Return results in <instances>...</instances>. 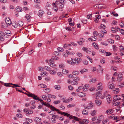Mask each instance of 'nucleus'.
Here are the masks:
<instances>
[{"mask_svg":"<svg viewBox=\"0 0 124 124\" xmlns=\"http://www.w3.org/2000/svg\"><path fill=\"white\" fill-rule=\"evenodd\" d=\"M71 84L72 85H76L78 84V82L73 80V81H71Z\"/></svg>","mask_w":124,"mask_h":124,"instance_id":"nucleus-29","label":"nucleus"},{"mask_svg":"<svg viewBox=\"0 0 124 124\" xmlns=\"http://www.w3.org/2000/svg\"><path fill=\"white\" fill-rule=\"evenodd\" d=\"M49 71L50 74H51L54 75L55 74V72L54 70H50Z\"/></svg>","mask_w":124,"mask_h":124,"instance_id":"nucleus-39","label":"nucleus"},{"mask_svg":"<svg viewBox=\"0 0 124 124\" xmlns=\"http://www.w3.org/2000/svg\"><path fill=\"white\" fill-rule=\"evenodd\" d=\"M83 63L84 64L87 65L88 63V62L86 60H84L83 62Z\"/></svg>","mask_w":124,"mask_h":124,"instance_id":"nucleus-59","label":"nucleus"},{"mask_svg":"<svg viewBox=\"0 0 124 124\" xmlns=\"http://www.w3.org/2000/svg\"><path fill=\"white\" fill-rule=\"evenodd\" d=\"M12 25L15 28H16L17 27L18 25L17 23H12Z\"/></svg>","mask_w":124,"mask_h":124,"instance_id":"nucleus-46","label":"nucleus"},{"mask_svg":"<svg viewBox=\"0 0 124 124\" xmlns=\"http://www.w3.org/2000/svg\"><path fill=\"white\" fill-rule=\"evenodd\" d=\"M31 97L33 98V99L35 100H38V98L39 97H38L37 96L35 95L34 94L31 93L30 96Z\"/></svg>","mask_w":124,"mask_h":124,"instance_id":"nucleus-20","label":"nucleus"},{"mask_svg":"<svg viewBox=\"0 0 124 124\" xmlns=\"http://www.w3.org/2000/svg\"><path fill=\"white\" fill-rule=\"evenodd\" d=\"M54 110L56 111H57V113L59 114H61L62 115L67 116L68 117H69L70 119L74 118L75 119H77V117L72 116H71L68 113L62 112L60 111L58 109H56V108H55Z\"/></svg>","mask_w":124,"mask_h":124,"instance_id":"nucleus-1","label":"nucleus"},{"mask_svg":"<svg viewBox=\"0 0 124 124\" xmlns=\"http://www.w3.org/2000/svg\"><path fill=\"white\" fill-rule=\"evenodd\" d=\"M82 113L84 115H87L88 114V111L86 109H84L82 111Z\"/></svg>","mask_w":124,"mask_h":124,"instance_id":"nucleus-25","label":"nucleus"},{"mask_svg":"<svg viewBox=\"0 0 124 124\" xmlns=\"http://www.w3.org/2000/svg\"><path fill=\"white\" fill-rule=\"evenodd\" d=\"M34 2L36 3H40L41 1L40 0H34Z\"/></svg>","mask_w":124,"mask_h":124,"instance_id":"nucleus-63","label":"nucleus"},{"mask_svg":"<svg viewBox=\"0 0 124 124\" xmlns=\"http://www.w3.org/2000/svg\"><path fill=\"white\" fill-rule=\"evenodd\" d=\"M51 122L52 123H55L56 122V120L54 118L52 119V120H51Z\"/></svg>","mask_w":124,"mask_h":124,"instance_id":"nucleus-62","label":"nucleus"},{"mask_svg":"<svg viewBox=\"0 0 124 124\" xmlns=\"http://www.w3.org/2000/svg\"><path fill=\"white\" fill-rule=\"evenodd\" d=\"M52 4L53 6V9L55 11H57L58 10L57 6L55 5V3H53Z\"/></svg>","mask_w":124,"mask_h":124,"instance_id":"nucleus-22","label":"nucleus"},{"mask_svg":"<svg viewBox=\"0 0 124 124\" xmlns=\"http://www.w3.org/2000/svg\"><path fill=\"white\" fill-rule=\"evenodd\" d=\"M119 47H122V48H120V52H122L123 53H124V47H123V46H122L120 45L119 46Z\"/></svg>","mask_w":124,"mask_h":124,"instance_id":"nucleus-38","label":"nucleus"},{"mask_svg":"<svg viewBox=\"0 0 124 124\" xmlns=\"http://www.w3.org/2000/svg\"><path fill=\"white\" fill-rule=\"evenodd\" d=\"M73 60L72 59L71 60H68L67 61V62L68 63L72 65V62H73Z\"/></svg>","mask_w":124,"mask_h":124,"instance_id":"nucleus-48","label":"nucleus"},{"mask_svg":"<svg viewBox=\"0 0 124 124\" xmlns=\"http://www.w3.org/2000/svg\"><path fill=\"white\" fill-rule=\"evenodd\" d=\"M83 122L86 124H87L88 123V121L87 119H84L83 120Z\"/></svg>","mask_w":124,"mask_h":124,"instance_id":"nucleus-64","label":"nucleus"},{"mask_svg":"<svg viewBox=\"0 0 124 124\" xmlns=\"http://www.w3.org/2000/svg\"><path fill=\"white\" fill-rule=\"evenodd\" d=\"M64 0H63V1L62 2V3L61 2H60L59 3V8H60L62 9V8L64 7V5H63V4L64 3Z\"/></svg>","mask_w":124,"mask_h":124,"instance_id":"nucleus-26","label":"nucleus"},{"mask_svg":"<svg viewBox=\"0 0 124 124\" xmlns=\"http://www.w3.org/2000/svg\"><path fill=\"white\" fill-rule=\"evenodd\" d=\"M59 118V116L57 115H53L52 116V117L51 118V120L54 118L58 119Z\"/></svg>","mask_w":124,"mask_h":124,"instance_id":"nucleus-35","label":"nucleus"},{"mask_svg":"<svg viewBox=\"0 0 124 124\" xmlns=\"http://www.w3.org/2000/svg\"><path fill=\"white\" fill-rule=\"evenodd\" d=\"M50 91V89L49 88H47L45 89L44 92L45 93H48Z\"/></svg>","mask_w":124,"mask_h":124,"instance_id":"nucleus-54","label":"nucleus"},{"mask_svg":"<svg viewBox=\"0 0 124 124\" xmlns=\"http://www.w3.org/2000/svg\"><path fill=\"white\" fill-rule=\"evenodd\" d=\"M114 99L115 101L120 100H121V98L119 97L118 96H115L114 97Z\"/></svg>","mask_w":124,"mask_h":124,"instance_id":"nucleus-30","label":"nucleus"},{"mask_svg":"<svg viewBox=\"0 0 124 124\" xmlns=\"http://www.w3.org/2000/svg\"><path fill=\"white\" fill-rule=\"evenodd\" d=\"M16 11L18 12L23 11V10H22L21 8L19 6H17L16 7Z\"/></svg>","mask_w":124,"mask_h":124,"instance_id":"nucleus-24","label":"nucleus"},{"mask_svg":"<svg viewBox=\"0 0 124 124\" xmlns=\"http://www.w3.org/2000/svg\"><path fill=\"white\" fill-rule=\"evenodd\" d=\"M96 104L97 106H100L101 104V101L99 100H96L95 101Z\"/></svg>","mask_w":124,"mask_h":124,"instance_id":"nucleus-19","label":"nucleus"},{"mask_svg":"<svg viewBox=\"0 0 124 124\" xmlns=\"http://www.w3.org/2000/svg\"><path fill=\"white\" fill-rule=\"evenodd\" d=\"M102 84L101 82L99 83L97 85V88L100 87L101 86H102Z\"/></svg>","mask_w":124,"mask_h":124,"instance_id":"nucleus-55","label":"nucleus"},{"mask_svg":"<svg viewBox=\"0 0 124 124\" xmlns=\"http://www.w3.org/2000/svg\"><path fill=\"white\" fill-rule=\"evenodd\" d=\"M4 32L5 38H7L8 36H10L11 35V32L9 30L5 31Z\"/></svg>","mask_w":124,"mask_h":124,"instance_id":"nucleus-8","label":"nucleus"},{"mask_svg":"<svg viewBox=\"0 0 124 124\" xmlns=\"http://www.w3.org/2000/svg\"><path fill=\"white\" fill-rule=\"evenodd\" d=\"M19 25L20 26H22L23 24V22L22 21H20L18 23Z\"/></svg>","mask_w":124,"mask_h":124,"instance_id":"nucleus-49","label":"nucleus"},{"mask_svg":"<svg viewBox=\"0 0 124 124\" xmlns=\"http://www.w3.org/2000/svg\"><path fill=\"white\" fill-rule=\"evenodd\" d=\"M103 116L101 115L100 117H98L97 119V121L96 122L97 123H100L101 121L103 119Z\"/></svg>","mask_w":124,"mask_h":124,"instance_id":"nucleus-13","label":"nucleus"},{"mask_svg":"<svg viewBox=\"0 0 124 124\" xmlns=\"http://www.w3.org/2000/svg\"><path fill=\"white\" fill-rule=\"evenodd\" d=\"M25 18L27 19L28 21H30L31 20V17L28 14H27L25 16Z\"/></svg>","mask_w":124,"mask_h":124,"instance_id":"nucleus-31","label":"nucleus"},{"mask_svg":"<svg viewBox=\"0 0 124 124\" xmlns=\"http://www.w3.org/2000/svg\"><path fill=\"white\" fill-rule=\"evenodd\" d=\"M100 27L103 29H105L106 28V26L104 24H101L100 25Z\"/></svg>","mask_w":124,"mask_h":124,"instance_id":"nucleus-50","label":"nucleus"},{"mask_svg":"<svg viewBox=\"0 0 124 124\" xmlns=\"http://www.w3.org/2000/svg\"><path fill=\"white\" fill-rule=\"evenodd\" d=\"M73 79L74 80H76V81L78 82L80 80V78L78 77H76L74 78V79L73 78Z\"/></svg>","mask_w":124,"mask_h":124,"instance_id":"nucleus-42","label":"nucleus"},{"mask_svg":"<svg viewBox=\"0 0 124 124\" xmlns=\"http://www.w3.org/2000/svg\"><path fill=\"white\" fill-rule=\"evenodd\" d=\"M44 13V11L42 10H40L39 11L38 15L40 17H42Z\"/></svg>","mask_w":124,"mask_h":124,"instance_id":"nucleus-17","label":"nucleus"},{"mask_svg":"<svg viewBox=\"0 0 124 124\" xmlns=\"http://www.w3.org/2000/svg\"><path fill=\"white\" fill-rule=\"evenodd\" d=\"M11 83H5L4 84V85L8 87H11V86L9 85H11Z\"/></svg>","mask_w":124,"mask_h":124,"instance_id":"nucleus-60","label":"nucleus"},{"mask_svg":"<svg viewBox=\"0 0 124 124\" xmlns=\"http://www.w3.org/2000/svg\"><path fill=\"white\" fill-rule=\"evenodd\" d=\"M40 86L41 87L43 88H45L46 87V85L43 84H40Z\"/></svg>","mask_w":124,"mask_h":124,"instance_id":"nucleus-52","label":"nucleus"},{"mask_svg":"<svg viewBox=\"0 0 124 124\" xmlns=\"http://www.w3.org/2000/svg\"><path fill=\"white\" fill-rule=\"evenodd\" d=\"M78 95L79 97H84L86 95L85 93L82 92L79 93Z\"/></svg>","mask_w":124,"mask_h":124,"instance_id":"nucleus-16","label":"nucleus"},{"mask_svg":"<svg viewBox=\"0 0 124 124\" xmlns=\"http://www.w3.org/2000/svg\"><path fill=\"white\" fill-rule=\"evenodd\" d=\"M106 98L108 102V103H110L111 100V96L110 95H107L106 97Z\"/></svg>","mask_w":124,"mask_h":124,"instance_id":"nucleus-18","label":"nucleus"},{"mask_svg":"<svg viewBox=\"0 0 124 124\" xmlns=\"http://www.w3.org/2000/svg\"><path fill=\"white\" fill-rule=\"evenodd\" d=\"M119 29V28L118 27H115V28L113 27H112L111 28V31L114 33H115L117 31H118Z\"/></svg>","mask_w":124,"mask_h":124,"instance_id":"nucleus-12","label":"nucleus"},{"mask_svg":"<svg viewBox=\"0 0 124 124\" xmlns=\"http://www.w3.org/2000/svg\"><path fill=\"white\" fill-rule=\"evenodd\" d=\"M96 110H93L91 111L90 114L92 116H94L96 114Z\"/></svg>","mask_w":124,"mask_h":124,"instance_id":"nucleus-23","label":"nucleus"},{"mask_svg":"<svg viewBox=\"0 0 124 124\" xmlns=\"http://www.w3.org/2000/svg\"><path fill=\"white\" fill-rule=\"evenodd\" d=\"M98 33L96 31H94L93 32V34L95 37L98 36Z\"/></svg>","mask_w":124,"mask_h":124,"instance_id":"nucleus-44","label":"nucleus"},{"mask_svg":"<svg viewBox=\"0 0 124 124\" xmlns=\"http://www.w3.org/2000/svg\"><path fill=\"white\" fill-rule=\"evenodd\" d=\"M17 117L19 118H21L22 117V115L20 114H18L16 115Z\"/></svg>","mask_w":124,"mask_h":124,"instance_id":"nucleus-56","label":"nucleus"},{"mask_svg":"<svg viewBox=\"0 0 124 124\" xmlns=\"http://www.w3.org/2000/svg\"><path fill=\"white\" fill-rule=\"evenodd\" d=\"M73 62H72V65H74L75 64H78L79 63V62L78 61L77 58H75L74 59H72Z\"/></svg>","mask_w":124,"mask_h":124,"instance_id":"nucleus-7","label":"nucleus"},{"mask_svg":"<svg viewBox=\"0 0 124 124\" xmlns=\"http://www.w3.org/2000/svg\"><path fill=\"white\" fill-rule=\"evenodd\" d=\"M49 64L51 67L53 68H55L56 67V65L53 63L51 62L49 63Z\"/></svg>","mask_w":124,"mask_h":124,"instance_id":"nucleus-27","label":"nucleus"},{"mask_svg":"<svg viewBox=\"0 0 124 124\" xmlns=\"http://www.w3.org/2000/svg\"><path fill=\"white\" fill-rule=\"evenodd\" d=\"M4 37H5V35L4 32L0 31V40L1 41H3Z\"/></svg>","mask_w":124,"mask_h":124,"instance_id":"nucleus-5","label":"nucleus"},{"mask_svg":"<svg viewBox=\"0 0 124 124\" xmlns=\"http://www.w3.org/2000/svg\"><path fill=\"white\" fill-rule=\"evenodd\" d=\"M88 71L86 69H83L82 70H81L80 72L81 73H83L87 71Z\"/></svg>","mask_w":124,"mask_h":124,"instance_id":"nucleus-36","label":"nucleus"},{"mask_svg":"<svg viewBox=\"0 0 124 124\" xmlns=\"http://www.w3.org/2000/svg\"><path fill=\"white\" fill-rule=\"evenodd\" d=\"M77 55L78 56L80 57H82L83 56L82 54L81 53H77Z\"/></svg>","mask_w":124,"mask_h":124,"instance_id":"nucleus-53","label":"nucleus"},{"mask_svg":"<svg viewBox=\"0 0 124 124\" xmlns=\"http://www.w3.org/2000/svg\"><path fill=\"white\" fill-rule=\"evenodd\" d=\"M5 22L7 25H9L12 24L11 21L9 17H8L5 18Z\"/></svg>","mask_w":124,"mask_h":124,"instance_id":"nucleus-6","label":"nucleus"},{"mask_svg":"<svg viewBox=\"0 0 124 124\" xmlns=\"http://www.w3.org/2000/svg\"><path fill=\"white\" fill-rule=\"evenodd\" d=\"M82 49L84 51H85L86 52L88 53L89 50L87 48L85 47H83L82 48Z\"/></svg>","mask_w":124,"mask_h":124,"instance_id":"nucleus-47","label":"nucleus"},{"mask_svg":"<svg viewBox=\"0 0 124 124\" xmlns=\"http://www.w3.org/2000/svg\"><path fill=\"white\" fill-rule=\"evenodd\" d=\"M113 91L114 93H117L119 92V88H116L115 90H114Z\"/></svg>","mask_w":124,"mask_h":124,"instance_id":"nucleus-37","label":"nucleus"},{"mask_svg":"<svg viewBox=\"0 0 124 124\" xmlns=\"http://www.w3.org/2000/svg\"><path fill=\"white\" fill-rule=\"evenodd\" d=\"M42 103L44 105L49 107L53 111H54L56 108L50 105L49 104L46 103V102H43Z\"/></svg>","mask_w":124,"mask_h":124,"instance_id":"nucleus-4","label":"nucleus"},{"mask_svg":"<svg viewBox=\"0 0 124 124\" xmlns=\"http://www.w3.org/2000/svg\"><path fill=\"white\" fill-rule=\"evenodd\" d=\"M93 107V104L92 102H90V103L86 107H85V109H90L92 108Z\"/></svg>","mask_w":124,"mask_h":124,"instance_id":"nucleus-10","label":"nucleus"},{"mask_svg":"<svg viewBox=\"0 0 124 124\" xmlns=\"http://www.w3.org/2000/svg\"><path fill=\"white\" fill-rule=\"evenodd\" d=\"M110 118H112V119H113L114 120H116V122H117L121 119H124V116L123 117H118L115 116L110 117Z\"/></svg>","mask_w":124,"mask_h":124,"instance_id":"nucleus-3","label":"nucleus"},{"mask_svg":"<svg viewBox=\"0 0 124 124\" xmlns=\"http://www.w3.org/2000/svg\"><path fill=\"white\" fill-rule=\"evenodd\" d=\"M109 120H103L102 123V124H108L109 123Z\"/></svg>","mask_w":124,"mask_h":124,"instance_id":"nucleus-32","label":"nucleus"},{"mask_svg":"<svg viewBox=\"0 0 124 124\" xmlns=\"http://www.w3.org/2000/svg\"><path fill=\"white\" fill-rule=\"evenodd\" d=\"M108 87L109 88L113 89L114 88V85L113 83H108Z\"/></svg>","mask_w":124,"mask_h":124,"instance_id":"nucleus-14","label":"nucleus"},{"mask_svg":"<svg viewBox=\"0 0 124 124\" xmlns=\"http://www.w3.org/2000/svg\"><path fill=\"white\" fill-rule=\"evenodd\" d=\"M75 105L73 104H70L67 105V107L68 108H70L75 107Z\"/></svg>","mask_w":124,"mask_h":124,"instance_id":"nucleus-40","label":"nucleus"},{"mask_svg":"<svg viewBox=\"0 0 124 124\" xmlns=\"http://www.w3.org/2000/svg\"><path fill=\"white\" fill-rule=\"evenodd\" d=\"M54 87L55 89L57 90H59L60 88V86L58 85L54 86Z\"/></svg>","mask_w":124,"mask_h":124,"instance_id":"nucleus-43","label":"nucleus"},{"mask_svg":"<svg viewBox=\"0 0 124 124\" xmlns=\"http://www.w3.org/2000/svg\"><path fill=\"white\" fill-rule=\"evenodd\" d=\"M79 73V72L78 71L74 70L72 72V74L73 75H77Z\"/></svg>","mask_w":124,"mask_h":124,"instance_id":"nucleus-33","label":"nucleus"},{"mask_svg":"<svg viewBox=\"0 0 124 124\" xmlns=\"http://www.w3.org/2000/svg\"><path fill=\"white\" fill-rule=\"evenodd\" d=\"M92 16V14H91L90 15H88L87 16V18L88 19H90L91 18Z\"/></svg>","mask_w":124,"mask_h":124,"instance_id":"nucleus-57","label":"nucleus"},{"mask_svg":"<svg viewBox=\"0 0 124 124\" xmlns=\"http://www.w3.org/2000/svg\"><path fill=\"white\" fill-rule=\"evenodd\" d=\"M108 42L112 44L114 43V41L111 39H108Z\"/></svg>","mask_w":124,"mask_h":124,"instance_id":"nucleus-45","label":"nucleus"},{"mask_svg":"<svg viewBox=\"0 0 124 124\" xmlns=\"http://www.w3.org/2000/svg\"><path fill=\"white\" fill-rule=\"evenodd\" d=\"M34 120L36 124H38L39 122H41V119L40 118L37 117H35L34 118Z\"/></svg>","mask_w":124,"mask_h":124,"instance_id":"nucleus-9","label":"nucleus"},{"mask_svg":"<svg viewBox=\"0 0 124 124\" xmlns=\"http://www.w3.org/2000/svg\"><path fill=\"white\" fill-rule=\"evenodd\" d=\"M113 110L111 109H108L106 112V113L107 114L109 115L113 112Z\"/></svg>","mask_w":124,"mask_h":124,"instance_id":"nucleus-21","label":"nucleus"},{"mask_svg":"<svg viewBox=\"0 0 124 124\" xmlns=\"http://www.w3.org/2000/svg\"><path fill=\"white\" fill-rule=\"evenodd\" d=\"M23 112L26 113L27 116L33 113V111L31 110H30L27 108L24 109L23 110Z\"/></svg>","mask_w":124,"mask_h":124,"instance_id":"nucleus-2","label":"nucleus"},{"mask_svg":"<svg viewBox=\"0 0 124 124\" xmlns=\"http://www.w3.org/2000/svg\"><path fill=\"white\" fill-rule=\"evenodd\" d=\"M103 89V86H101V87H98V88H97L96 90V91H98L97 92V93L99 94H101V91H102Z\"/></svg>","mask_w":124,"mask_h":124,"instance_id":"nucleus-15","label":"nucleus"},{"mask_svg":"<svg viewBox=\"0 0 124 124\" xmlns=\"http://www.w3.org/2000/svg\"><path fill=\"white\" fill-rule=\"evenodd\" d=\"M68 31L69 30L71 31L72 30L71 28L70 27H67L65 28Z\"/></svg>","mask_w":124,"mask_h":124,"instance_id":"nucleus-51","label":"nucleus"},{"mask_svg":"<svg viewBox=\"0 0 124 124\" xmlns=\"http://www.w3.org/2000/svg\"><path fill=\"white\" fill-rule=\"evenodd\" d=\"M68 89L70 90H72L73 89V87L71 86V85H70L68 86Z\"/></svg>","mask_w":124,"mask_h":124,"instance_id":"nucleus-58","label":"nucleus"},{"mask_svg":"<svg viewBox=\"0 0 124 124\" xmlns=\"http://www.w3.org/2000/svg\"><path fill=\"white\" fill-rule=\"evenodd\" d=\"M85 41V40L83 38H81L78 41V43L80 45H82V43Z\"/></svg>","mask_w":124,"mask_h":124,"instance_id":"nucleus-11","label":"nucleus"},{"mask_svg":"<svg viewBox=\"0 0 124 124\" xmlns=\"http://www.w3.org/2000/svg\"><path fill=\"white\" fill-rule=\"evenodd\" d=\"M58 59V57H57L56 56H53L52 58L49 60V61L50 62H52V61L53 60H57Z\"/></svg>","mask_w":124,"mask_h":124,"instance_id":"nucleus-34","label":"nucleus"},{"mask_svg":"<svg viewBox=\"0 0 124 124\" xmlns=\"http://www.w3.org/2000/svg\"><path fill=\"white\" fill-rule=\"evenodd\" d=\"M122 79H123L122 77H118L117 78V80L118 81H120L122 80Z\"/></svg>","mask_w":124,"mask_h":124,"instance_id":"nucleus-61","label":"nucleus"},{"mask_svg":"<svg viewBox=\"0 0 124 124\" xmlns=\"http://www.w3.org/2000/svg\"><path fill=\"white\" fill-rule=\"evenodd\" d=\"M96 81V78H92V79H91L89 81V82L90 83H93L95 82Z\"/></svg>","mask_w":124,"mask_h":124,"instance_id":"nucleus-28","label":"nucleus"},{"mask_svg":"<svg viewBox=\"0 0 124 124\" xmlns=\"http://www.w3.org/2000/svg\"><path fill=\"white\" fill-rule=\"evenodd\" d=\"M44 68L46 70L48 71H49L50 70H51V69L50 68L46 66H45L44 67Z\"/></svg>","mask_w":124,"mask_h":124,"instance_id":"nucleus-41","label":"nucleus"}]
</instances>
